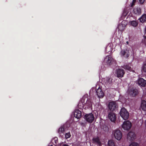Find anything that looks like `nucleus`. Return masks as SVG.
<instances>
[{
  "label": "nucleus",
  "instance_id": "1",
  "mask_svg": "<svg viewBox=\"0 0 146 146\" xmlns=\"http://www.w3.org/2000/svg\"><path fill=\"white\" fill-rule=\"evenodd\" d=\"M115 60L111 57V56L108 55L104 58L102 64L104 65L108 66H110L113 63H115Z\"/></svg>",
  "mask_w": 146,
  "mask_h": 146
},
{
  "label": "nucleus",
  "instance_id": "2",
  "mask_svg": "<svg viewBox=\"0 0 146 146\" xmlns=\"http://www.w3.org/2000/svg\"><path fill=\"white\" fill-rule=\"evenodd\" d=\"M121 50L119 52V55L120 56L125 58H127L130 55V51L127 49H122L121 47Z\"/></svg>",
  "mask_w": 146,
  "mask_h": 146
},
{
  "label": "nucleus",
  "instance_id": "3",
  "mask_svg": "<svg viewBox=\"0 0 146 146\" xmlns=\"http://www.w3.org/2000/svg\"><path fill=\"white\" fill-rule=\"evenodd\" d=\"M120 114L121 117L124 120L127 119L129 117V113L124 108L121 109L120 111Z\"/></svg>",
  "mask_w": 146,
  "mask_h": 146
},
{
  "label": "nucleus",
  "instance_id": "4",
  "mask_svg": "<svg viewBox=\"0 0 146 146\" xmlns=\"http://www.w3.org/2000/svg\"><path fill=\"white\" fill-rule=\"evenodd\" d=\"M113 134L115 138L118 140H120L122 136V132L118 129H116L113 131Z\"/></svg>",
  "mask_w": 146,
  "mask_h": 146
},
{
  "label": "nucleus",
  "instance_id": "5",
  "mask_svg": "<svg viewBox=\"0 0 146 146\" xmlns=\"http://www.w3.org/2000/svg\"><path fill=\"white\" fill-rule=\"evenodd\" d=\"M131 127V122L129 120L125 121L123 123L122 127L125 130H128Z\"/></svg>",
  "mask_w": 146,
  "mask_h": 146
},
{
  "label": "nucleus",
  "instance_id": "6",
  "mask_svg": "<svg viewBox=\"0 0 146 146\" xmlns=\"http://www.w3.org/2000/svg\"><path fill=\"white\" fill-rule=\"evenodd\" d=\"M85 119L86 121L89 123H92L94 119V115L92 113L86 114L85 115Z\"/></svg>",
  "mask_w": 146,
  "mask_h": 146
},
{
  "label": "nucleus",
  "instance_id": "7",
  "mask_svg": "<svg viewBox=\"0 0 146 146\" xmlns=\"http://www.w3.org/2000/svg\"><path fill=\"white\" fill-rule=\"evenodd\" d=\"M127 92L129 95L132 96H135L138 94L137 90L133 88H129Z\"/></svg>",
  "mask_w": 146,
  "mask_h": 146
},
{
  "label": "nucleus",
  "instance_id": "8",
  "mask_svg": "<svg viewBox=\"0 0 146 146\" xmlns=\"http://www.w3.org/2000/svg\"><path fill=\"white\" fill-rule=\"evenodd\" d=\"M104 84L105 86L108 87L111 85L112 83V79L110 77H108L104 79Z\"/></svg>",
  "mask_w": 146,
  "mask_h": 146
},
{
  "label": "nucleus",
  "instance_id": "9",
  "mask_svg": "<svg viewBox=\"0 0 146 146\" xmlns=\"http://www.w3.org/2000/svg\"><path fill=\"white\" fill-rule=\"evenodd\" d=\"M136 135L135 133L132 131H130L127 134V139L131 141L135 139Z\"/></svg>",
  "mask_w": 146,
  "mask_h": 146
},
{
  "label": "nucleus",
  "instance_id": "10",
  "mask_svg": "<svg viewBox=\"0 0 146 146\" xmlns=\"http://www.w3.org/2000/svg\"><path fill=\"white\" fill-rule=\"evenodd\" d=\"M117 106L116 103L114 102H109L108 105V108L111 110H114Z\"/></svg>",
  "mask_w": 146,
  "mask_h": 146
},
{
  "label": "nucleus",
  "instance_id": "11",
  "mask_svg": "<svg viewBox=\"0 0 146 146\" xmlns=\"http://www.w3.org/2000/svg\"><path fill=\"white\" fill-rule=\"evenodd\" d=\"M124 73V70L122 69L119 68L116 70V74L118 77H122Z\"/></svg>",
  "mask_w": 146,
  "mask_h": 146
},
{
  "label": "nucleus",
  "instance_id": "12",
  "mask_svg": "<svg viewBox=\"0 0 146 146\" xmlns=\"http://www.w3.org/2000/svg\"><path fill=\"white\" fill-rule=\"evenodd\" d=\"M108 117L109 119L112 121L114 122L116 120V117L115 113L112 111L109 112Z\"/></svg>",
  "mask_w": 146,
  "mask_h": 146
},
{
  "label": "nucleus",
  "instance_id": "13",
  "mask_svg": "<svg viewBox=\"0 0 146 146\" xmlns=\"http://www.w3.org/2000/svg\"><path fill=\"white\" fill-rule=\"evenodd\" d=\"M96 92L98 97L100 98H102L104 96V92L100 87H99L97 90Z\"/></svg>",
  "mask_w": 146,
  "mask_h": 146
},
{
  "label": "nucleus",
  "instance_id": "14",
  "mask_svg": "<svg viewBox=\"0 0 146 146\" xmlns=\"http://www.w3.org/2000/svg\"><path fill=\"white\" fill-rule=\"evenodd\" d=\"M113 45L112 43H109L106 46L105 49V52L106 53H108L112 52L113 50Z\"/></svg>",
  "mask_w": 146,
  "mask_h": 146
},
{
  "label": "nucleus",
  "instance_id": "15",
  "mask_svg": "<svg viewBox=\"0 0 146 146\" xmlns=\"http://www.w3.org/2000/svg\"><path fill=\"white\" fill-rule=\"evenodd\" d=\"M84 97H83L81 99L79 103L78 106L79 108L82 109L85 106L84 103L85 100V99Z\"/></svg>",
  "mask_w": 146,
  "mask_h": 146
},
{
  "label": "nucleus",
  "instance_id": "16",
  "mask_svg": "<svg viewBox=\"0 0 146 146\" xmlns=\"http://www.w3.org/2000/svg\"><path fill=\"white\" fill-rule=\"evenodd\" d=\"M138 83L141 87H144L146 84V80L143 78H140L138 80Z\"/></svg>",
  "mask_w": 146,
  "mask_h": 146
},
{
  "label": "nucleus",
  "instance_id": "17",
  "mask_svg": "<svg viewBox=\"0 0 146 146\" xmlns=\"http://www.w3.org/2000/svg\"><path fill=\"white\" fill-rule=\"evenodd\" d=\"M86 96L84 97H85L84 98L85 99V100H86V103H84V104L85 107V108L86 109V108H89L92 105V102L90 99H88L87 97L85 98Z\"/></svg>",
  "mask_w": 146,
  "mask_h": 146
},
{
  "label": "nucleus",
  "instance_id": "18",
  "mask_svg": "<svg viewBox=\"0 0 146 146\" xmlns=\"http://www.w3.org/2000/svg\"><path fill=\"white\" fill-rule=\"evenodd\" d=\"M74 117L77 119L80 118L82 116L81 111L78 110H75L74 111Z\"/></svg>",
  "mask_w": 146,
  "mask_h": 146
},
{
  "label": "nucleus",
  "instance_id": "19",
  "mask_svg": "<svg viewBox=\"0 0 146 146\" xmlns=\"http://www.w3.org/2000/svg\"><path fill=\"white\" fill-rule=\"evenodd\" d=\"M133 11L134 14L137 15H140L141 13V9L139 7H136L133 10Z\"/></svg>",
  "mask_w": 146,
  "mask_h": 146
},
{
  "label": "nucleus",
  "instance_id": "20",
  "mask_svg": "<svg viewBox=\"0 0 146 146\" xmlns=\"http://www.w3.org/2000/svg\"><path fill=\"white\" fill-rule=\"evenodd\" d=\"M92 140L93 143H96L99 145L101 144V142L98 137H94L92 139Z\"/></svg>",
  "mask_w": 146,
  "mask_h": 146
},
{
  "label": "nucleus",
  "instance_id": "21",
  "mask_svg": "<svg viewBox=\"0 0 146 146\" xmlns=\"http://www.w3.org/2000/svg\"><path fill=\"white\" fill-rule=\"evenodd\" d=\"M141 108L144 111H146V101L144 100L142 101Z\"/></svg>",
  "mask_w": 146,
  "mask_h": 146
},
{
  "label": "nucleus",
  "instance_id": "22",
  "mask_svg": "<svg viewBox=\"0 0 146 146\" xmlns=\"http://www.w3.org/2000/svg\"><path fill=\"white\" fill-rule=\"evenodd\" d=\"M65 130V125H63L61 126L58 130V133L59 134L64 133Z\"/></svg>",
  "mask_w": 146,
  "mask_h": 146
},
{
  "label": "nucleus",
  "instance_id": "23",
  "mask_svg": "<svg viewBox=\"0 0 146 146\" xmlns=\"http://www.w3.org/2000/svg\"><path fill=\"white\" fill-rule=\"evenodd\" d=\"M58 142V138L55 137L52 139L51 142L50 143H52L53 145H55V146H57Z\"/></svg>",
  "mask_w": 146,
  "mask_h": 146
},
{
  "label": "nucleus",
  "instance_id": "24",
  "mask_svg": "<svg viewBox=\"0 0 146 146\" xmlns=\"http://www.w3.org/2000/svg\"><path fill=\"white\" fill-rule=\"evenodd\" d=\"M139 20L141 22L143 23L146 21V15L145 14L142 15L139 18Z\"/></svg>",
  "mask_w": 146,
  "mask_h": 146
},
{
  "label": "nucleus",
  "instance_id": "25",
  "mask_svg": "<svg viewBox=\"0 0 146 146\" xmlns=\"http://www.w3.org/2000/svg\"><path fill=\"white\" fill-rule=\"evenodd\" d=\"M125 26H123V25L121 24L119 25L118 27V28L119 30V31H120L121 33H122V31H123L125 29ZM121 34L120 35V36H121Z\"/></svg>",
  "mask_w": 146,
  "mask_h": 146
},
{
  "label": "nucleus",
  "instance_id": "26",
  "mask_svg": "<svg viewBox=\"0 0 146 146\" xmlns=\"http://www.w3.org/2000/svg\"><path fill=\"white\" fill-rule=\"evenodd\" d=\"M131 64L126 65H124L123 68L127 70L130 71H131L132 69L131 67L130 66Z\"/></svg>",
  "mask_w": 146,
  "mask_h": 146
},
{
  "label": "nucleus",
  "instance_id": "27",
  "mask_svg": "<svg viewBox=\"0 0 146 146\" xmlns=\"http://www.w3.org/2000/svg\"><path fill=\"white\" fill-rule=\"evenodd\" d=\"M130 24L133 27H136L138 25V22L135 21H130Z\"/></svg>",
  "mask_w": 146,
  "mask_h": 146
},
{
  "label": "nucleus",
  "instance_id": "28",
  "mask_svg": "<svg viewBox=\"0 0 146 146\" xmlns=\"http://www.w3.org/2000/svg\"><path fill=\"white\" fill-rule=\"evenodd\" d=\"M108 145L109 146H115L114 142L112 140H110L108 141Z\"/></svg>",
  "mask_w": 146,
  "mask_h": 146
},
{
  "label": "nucleus",
  "instance_id": "29",
  "mask_svg": "<svg viewBox=\"0 0 146 146\" xmlns=\"http://www.w3.org/2000/svg\"><path fill=\"white\" fill-rule=\"evenodd\" d=\"M139 145L138 143L135 142H132L129 145V146H139Z\"/></svg>",
  "mask_w": 146,
  "mask_h": 146
},
{
  "label": "nucleus",
  "instance_id": "30",
  "mask_svg": "<svg viewBox=\"0 0 146 146\" xmlns=\"http://www.w3.org/2000/svg\"><path fill=\"white\" fill-rule=\"evenodd\" d=\"M71 136V135L69 132L67 133H66L65 135V137L66 139H67L70 138Z\"/></svg>",
  "mask_w": 146,
  "mask_h": 146
},
{
  "label": "nucleus",
  "instance_id": "31",
  "mask_svg": "<svg viewBox=\"0 0 146 146\" xmlns=\"http://www.w3.org/2000/svg\"><path fill=\"white\" fill-rule=\"evenodd\" d=\"M142 69L144 72H146V64H143Z\"/></svg>",
  "mask_w": 146,
  "mask_h": 146
},
{
  "label": "nucleus",
  "instance_id": "32",
  "mask_svg": "<svg viewBox=\"0 0 146 146\" xmlns=\"http://www.w3.org/2000/svg\"><path fill=\"white\" fill-rule=\"evenodd\" d=\"M136 0H133L132 2L131 5V7H132L135 5V3L136 2Z\"/></svg>",
  "mask_w": 146,
  "mask_h": 146
},
{
  "label": "nucleus",
  "instance_id": "33",
  "mask_svg": "<svg viewBox=\"0 0 146 146\" xmlns=\"http://www.w3.org/2000/svg\"><path fill=\"white\" fill-rule=\"evenodd\" d=\"M145 0H139V2L141 4H143L145 2Z\"/></svg>",
  "mask_w": 146,
  "mask_h": 146
},
{
  "label": "nucleus",
  "instance_id": "34",
  "mask_svg": "<svg viewBox=\"0 0 146 146\" xmlns=\"http://www.w3.org/2000/svg\"><path fill=\"white\" fill-rule=\"evenodd\" d=\"M98 107H99L100 108V109H102V108L101 105H100V104L98 105Z\"/></svg>",
  "mask_w": 146,
  "mask_h": 146
},
{
  "label": "nucleus",
  "instance_id": "35",
  "mask_svg": "<svg viewBox=\"0 0 146 146\" xmlns=\"http://www.w3.org/2000/svg\"><path fill=\"white\" fill-rule=\"evenodd\" d=\"M129 42H130V41H126V42L127 44H128L129 43Z\"/></svg>",
  "mask_w": 146,
  "mask_h": 146
},
{
  "label": "nucleus",
  "instance_id": "36",
  "mask_svg": "<svg viewBox=\"0 0 146 146\" xmlns=\"http://www.w3.org/2000/svg\"><path fill=\"white\" fill-rule=\"evenodd\" d=\"M128 38V39H130V37H128V38H126V39H127Z\"/></svg>",
  "mask_w": 146,
  "mask_h": 146
},
{
  "label": "nucleus",
  "instance_id": "37",
  "mask_svg": "<svg viewBox=\"0 0 146 146\" xmlns=\"http://www.w3.org/2000/svg\"><path fill=\"white\" fill-rule=\"evenodd\" d=\"M145 125L146 126V120L145 121Z\"/></svg>",
  "mask_w": 146,
  "mask_h": 146
},
{
  "label": "nucleus",
  "instance_id": "38",
  "mask_svg": "<svg viewBox=\"0 0 146 146\" xmlns=\"http://www.w3.org/2000/svg\"><path fill=\"white\" fill-rule=\"evenodd\" d=\"M145 32L146 33V28L145 29Z\"/></svg>",
  "mask_w": 146,
  "mask_h": 146
},
{
  "label": "nucleus",
  "instance_id": "39",
  "mask_svg": "<svg viewBox=\"0 0 146 146\" xmlns=\"http://www.w3.org/2000/svg\"><path fill=\"white\" fill-rule=\"evenodd\" d=\"M145 39H146V37H145Z\"/></svg>",
  "mask_w": 146,
  "mask_h": 146
}]
</instances>
